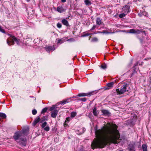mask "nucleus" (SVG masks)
Instances as JSON below:
<instances>
[{
	"instance_id": "26",
	"label": "nucleus",
	"mask_w": 151,
	"mask_h": 151,
	"mask_svg": "<svg viewBox=\"0 0 151 151\" xmlns=\"http://www.w3.org/2000/svg\"><path fill=\"white\" fill-rule=\"evenodd\" d=\"M101 68L103 69H106L107 68V65L105 63H103L101 66Z\"/></svg>"
},
{
	"instance_id": "62",
	"label": "nucleus",
	"mask_w": 151,
	"mask_h": 151,
	"mask_svg": "<svg viewBox=\"0 0 151 151\" xmlns=\"http://www.w3.org/2000/svg\"><path fill=\"white\" fill-rule=\"evenodd\" d=\"M150 82L151 83V81H150Z\"/></svg>"
},
{
	"instance_id": "11",
	"label": "nucleus",
	"mask_w": 151,
	"mask_h": 151,
	"mask_svg": "<svg viewBox=\"0 0 151 151\" xmlns=\"http://www.w3.org/2000/svg\"><path fill=\"white\" fill-rule=\"evenodd\" d=\"M101 112L104 115L108 116L111 115V113L107 110L103 109L101 110Z\"/></svg>"
},
{
	"instance_id": "49",
	"label": "nucleus",
	"mask_w": 151,
	"mask_h": 151,
	"mask_svg": "<svg viewBox=\"0 0 151 151\" xmlns=\"http://www.w3.org/2000/svg\"><path fill=\"white\" fill-rule=\"evenodd\" d=\"M101 33V32H100V31H95L93 34H97V33Z\"/></svg>"
},
{
	"instance_id": "43",
	"label": "nucleus",
	"mask_w": 151,
	"mask_h": 151,
	"mask_svg": "<svg viewBox=\"0 0 151 151\" xmlns=\"http://www.w3.org/2000/svg\"><path fill=\"white\" fill-rule=\"evenodd\" d=\"M57 27L59 28H60L62 27V25L61 23L58 22L57 24Z\"/></svg>"
},
{
	"instance_id": "46",
	"label": "nucleus",
	"mask_w": 151,
	"mask_h": 151,
	"mask_svg": "<svg viewBox=\"0 0 151 151\" xmlns=\"http://www.w3.org/2000/svg\"><path fill=\"white\" fill-rule=\"evenodd\" d=\"M96 27V26L95 25H94L92 28L90 29L91 31H92L94 30Z\"/></svg>"
},
{
	"instance_id": "25",
	"label": "nucleus",
	"mask_w": 151,
	"mask_h": 151,
	"mask_svg": "<svg viewBox=\"0 0 151 151\" xmlns=\"http://www.w3.org/2000/svg\"><path fill=\"white\" fill-rule=\"evenodd\" d=\"M0 117L3 119H5L6 117V115L4 113H0Z\"/></svg>"
},
{
	"instance_id": "10",
	"label": "nucleus",
	"mask_w": 151,
	"mask_h": 151,
	"mask_svg": "<svg viewBox=\"0 0 151 151\" xmlns=\"http://www.w3.org/2000/svg\"><path fill=\"white\" fill-rule=\"evenodd\" d=\"M128 149L129 151H135V147L132 144H130L129 145Z\"/></svg>"
},
{
	"instance_id": "3",
	"label": "nucleus",
	"mask_w": 151,
	"mask_h": 151,
	"mask_svg": "<svg viewBox=\"0 0 151 151\" xmlns=\"http://www.w3.org/2000/svg\"><path fill=\"white\" fill-rule=\"evenodd\" d=\"M9 35L11 37L10 38L6 40L7 43L9 46L14 45V42H16L18 45L20 44V40L18 39L14 36L9 34Z\"/></svg>"
},
{
	"instance_id": "39",
	"label": "nucleus",
	"mask_w": 151,
	"mask_h": 151,
	"mask_svg": "<svg viewBox=\"0 0 151 151\" xmlns=\"http://www.w3.org/2000/svg\"><path fill=\"white\" fill-rule=\"evenodd\" d=\"M44 128V130L46 131H48L50 130V127L48 126H47Z\"/></svg>"
},
{
	"instance_id": "52",
	"label": "nucleus",
	"mask_w": 151,
	"mask_h": 151,
	"mask_svg": "<svg viewBox=\"0 0 151 151\" xmlns=\"http://www.w3.org/2000/svg\"><path fill=\"white\" fill-rule=\"evenodd\" d=\"M138 64V62H137L134 65L133 67H136V66H137Z\"/></svg>"
},
{
	"instance_id": "20",
	"label": "nucleus",
	"mask_w": 151,
	"mask_h": 151,
	"mask_svg": "<svg viewBox=\"0 0 151 151\" xmlns=\"http://www.w3.org/2000/svg\"><path fill=\"white\" fill-rule=\"evenodd\" d=\"M133 69L132 70V73L130 75V77H132L134 74L135 73H137V68L136 67H133Z\"/></svg>"
},
{
	"instance_id": "12",
	"label": "nucleus",
	"mask_w": 151,
	"mask_h": 151,
	"mask_svg": "<svg viewBox=\"0 0 151 151\" xmlns=\"http://www.w3.org/2000/svg\"><path fill=\"white\" fill-rule=\"evenodd\" d=\"M56 11L59 13H62L65 12V10L62 6H59L57 7Z\"/></svg>"
},
{
	"instance_id": "8",
	"label": "nucleus",
	"mask_w": 151,
	"mask_h": 151,
	"mask_svg": "<svg viewBox=\"0 0 151 151\" xmlns=\"http://www.w3.org/2000/svg\"><path fill=\"white\" fill-rule=\"evenodd\" d=\"M123 9L124 13H128L130 12V6L128 5H125L123 7Z\"/></svg>"
},
{
	"instance_id": "17",
	"label": "nucleus",
	"mask_w": 151,
	"mask_h": 151,
	"mask_svg": "<svg viewBox=\"0 0 151 151\" xmlns=\"http://www.w3.org/2000/svg\"><path fill=\"white\" fill-rule=\"evenodd\" d=\"M61 22L63 25L67 27H68L69 25L68 21L65 19H63L61 21Z\"/></svg>"
},
{
	"instance_id": "59",
	"label": "nucleus",
	"mask_w": 151,
	"mask_h": 151,
	"mask_svg": "<svg viewBox=\"0 0 151 151\" xmlns=\"http://www.w3.org/2000/svg\"><path fill=\"white\" fill-rule=\"evenodd\" d=\"M142 65V63H141V65Z\"/></svg>"
},
{
	"instance_id": "15",
	"label": "nucleus",
	"mask_w": 151,
	"mask_h": 151,
	"mask_svg": "<svg viewBox=\"0 0 151 151\" xmlns=\"http://www.w3.org/2000/svg\"><path fill=\"white\" fill-rule=\"evenodd\" d=\"M70 99H67L64 100L63 101H60L59 102L60 103V104L64 105L70 102Z\"/></svg>"
},
{
	"instance_id": "57",
	"label": "nucleus",
	"mask_w": 151,
	"mask_h": 151,
	"mask_svg": "<svg viewBox=\"0 0 151 151\" xmlns=\"http://www.w3.org/2000/svg\"><path fill=\"white\" fill-rule=\"evenodd\" d=\"M138 15H139L140 16H141V14H138Z\"/></svg>"
},
{
	"instance_id": "6",
	"label": "nucleus",
	"mask_w": 151,
	"mask_h": 151,
	"mask_svg": "<svg viewBox=\"0 0 151 151\" xmlns=\"http://www.w3.org/2000/svg\"><path fill=\"white\" fill-rule=\"evenodd\" d=\"M44 48H45L46 51L48 53H49L50 51H53L55 49V47L54 46H46Z\"/></svg>"
},
{
	"instance_id": "35",
	"label": "nucleus",
	"mask_w": 151,
	"mask_h": 151,
	"mask_svg": "<svg viewBox=\"0 0 151 151\" xmlns=\"http://www.w3.org/2000/svg\"><path fill=\"white\" fill-rule=\"evenodd\" d=\"M0 32L3 33L5 34L6 32L5 31V30L2 28V27H1L0 26Z\"/></svg>"
},
{
	"instance_id": "19",
	"label": "nucleus",
	"mask_w": 151,
	"mask_h": 151,
	"mask_svg": "<svg viewBox=\"0 0 151 151\" xmlns=\"http://www.w3.org/2000/svg\"><path fill=\"white\" fill-rule=\"evenodd\" d=\"M96 23L97 24L100 25L102 23V22L100 18L99 17H97L96 19Z\"/></svg>"
},
{
	"instance_id": "29",
	"label": "nucleus",
	"mask_w": 151,
	"mask_h": 151,
	"mask_svg": "<svg viewBox=\"0 0 151 151\" xmlns=\"http://www.w3.org/2000/svg\"><path fill=\"white\" fill-rule=\"evenodd\" d=\"M101 34H110V32H108L107 30H104L102 32H101Z\"/></svg>"
},
{
	"instance_id": "33",
	"label": "nucleus",
	"mask_w": 151,
	"mask_h": 151,
	"mask_svg": "<svg viewBox=\"0 0 151 151\" xmlns=\"http://www.w3.org/2000/svg\"><path fill=\"white\" fill-rule=\"evenodd\" d=\"M127 125H129L130 126H131V119H128L127 122Z\"/></svg>"
},
{
	"instance_id": "30",
	"label": "nucleus",
	"mask_w": 151,
	"mask_h": 151,
	"mask_svg": "<svg viewBox=\"0 0 151 151\" xmlns=\"http://www.w3.org/2000/svg\"><path fill=\"white\" fill-rule=\"evenodd\" d=\"M55 105H52V107H50L49 111H53L54 110H55Z\"/></svg>"
},
{
	"instance_id": "50",
	"label": "nucleus",
	"mask_w": 151,
	"mask_h": 151,
	"mask_svg": "<svg viewBox=\"0 0 151 151\" xmlns=\"http://www.w3.org/2000/svg\"><path fill=\"white\" fill-rule=\"evenodd\" d=\"M70 118L69 117L66 118V120L65 121V122H66L67 121H68V122H69L70 121Z\"/></svg>"
},
{
	"instance_id": "31",
	"label": "nucleus",
	"mask_w": 151,
	"mask_h": 151,
	"mask_svg": "<svg viewBox=\"0 0 151 151\" xmlns=\"http://www.w3.org/2000/svg\"><path fill=\"white\" fill-rule=\"evenodd\" d=\"M47 125V123L46 122H44L42 124L41 126L42 128H44Z\"/></svg>"
},
{
	"instance_id": "1",
	"label": "nucleus",
	"mask_w": 151,
	"mask_h": 151,
	"mask_svg": "<svg viewBox=\"0 0 151 151\" xmlns=\"http://www.w3.org/2000/svg\"><path fill=\"white\" fill-rule=\"evenodd\" d=\"M109 126L105 125L100 129L95 130V135L99 140L93 143L91 146L93 149L94 148H103L108 143L118 144V140L120 137V133L118 130V126L114 124Z\"/></svg>"
},
{
	"instance_id": "5",
	"label": "nucleus",
	"mask_w": 151,
	"mask_h": 151,
	"mask_svg": "<svg viewBox=\"0 0 151 151\" xmlns=\"http://www.w3.org/2000/svg\"><path fill=\"white\" fill-rule=\"evenodd\" d=\"M97 93V91H92L88 93H79L77 96L79 97H82V96H90L92 95H93L96 94Z\"/></svg>"
},
{
	"instance_id": "22",
	"label": "nucleus",
	"mask_w": 151,
	"mask_h": 151,
	"mask_svg": "<svg viewBox=\"0 0 151 151\" xmlns=\"http://www.w3.org/2000/svg\"><path fill=\"white\" fill-rule=\"evenodd\" d=\"M142 148L143 151H147V147L146 145L143 144L142 145Z\"/></svg>"
},
{
	"instance_id": "60",
	"label": "nucleus",
	"mask_w": 151,
	"mask_h": 151,
	"mask_svg": "<svg viewBox=\"0 0 151 151\" xmlns=\"http://www.w3.org/2000/svg\"><path fill=\"white\" fill-rule=\"evenodd\" d=\"M27 1H28V0H27Z\"/></svg>"
},
{
	"instance_id": "18",
	"label": "nucleus",
	"mask_w": 151,
	"mask_h": 151,
	"mask_svg": "<svg viewBox=\"0 0 151 151\" xmlns=\"http://www.w3.org/2000/svg\"><path fill=\"white\" fill-rule=\"evenodd\" d=\"M40 40H40V39H39L38 38L35 39L33 41L34 43V45L37 47L38 45L39 44V43L40 42Z\"/></svg>"
},
{
	"instance_id": "4",
	"label": "nucleus",
	"mask_w": 151,
	"mask_h": 151,
	"mask_svg": "<svg viewBox=\"0 0 151 151\" xmlns=\"http://www.w3.org/2000/svg\"><path fill=\"white\" fill-rule=\"evenodd\" d=\"M129 87V85L127 83L124 84L123 85L121 89L117 88L116 90V93L117 95H121L123 94L126 91H128Z\"/></svg>"
},
{
	"instance_id": "47",
	"label": "nucleus",
	"mask_w": 151,
	"mask_h": 151,
	"mask_svg": "<svg viewBox=\"0 0 151 151\" xmlns=\"http://www.w3.org/2000/svg\"><path fill=\"white\" fill-rule=\"evenodd\" d=\"M58 43H62L63 42L62 39H59L58 40L57 42Z\"/></svg>"
},
{
	"instance_id": "28",
	"label": "nucleus",
	"mask_w": 151,
	"mask_h": 151,
	"mask_svg": "<svg viewBox=\"0 0 151 151\" xmlns=\"http://www.w3.org/2000/svg\"><path fill=\"white\" fill-rule=\"evenodd\" d=\"M98 40L97 37H93L92 38L91 42H97L98 41Z\"/></svg>"
},
{
	"instance_id": "41",
	"label": "nucleus",
	"mask_w": 151,
	"mask_h": 151,
	"mask_svg": "<svg viewBox=\"0 0 151 151\" xmlns=\"http://www.w3.org/2000/svg\"><path fill=\"white\" fill-rule=\"evenodd\" d=\"M79 100L85 102L87 100V99L85 98H82L80 99Z\"/></svg>"
},
{
	"instance_id": "7",
	"label": "nucleus",
	"mask_w": 151,
	"mask_h": 151,
	"mask_svg": "<svg viewBox=\"0 0 151 151\" xmlns=\"http://www.w3.org/2000/svg\"><path fill=\"white\" fill-rule=\"evenodd\" d=\"M114 84V83L113 82H111L107 83L104 88L105 89L107 90L111 89L113 87Z\"/></svg>"
},
{
	"instance_id": "45",
	"label": "nucleus",
	"mask_w": 151,
	"mask_h": 151,
	"mask_svg": "<svg viewBox=\"0 0 151 151\" xmlns=\"http://www.w3.org/2000/svg\"><path fill=\"white\" fill-rule=\"evenodd\" d=\"M139 39V40L140 43L141 44H142L144 40V38H138Z\"/></svg>"
},
{
	"instance_id": "58",
	"label": "nucleus",
	"mask_w": 151,
	"mask_h": 151,
	"mask_svg": "<svg viewBox=\"0 0 151 151\" xmlns=\"http://www.w3.org/2000/svg\"><path fill=\"white\" fill-rule=\"evenodd\" d=\"M84 129H85V128H83V130H84Z\"/></svg>"
},
{
	"instance_id": "32",
	"label": "nucleus",
	"mask_w": 151,
	"mask_h": 151,
	"mask_svg": "<svg viewBox=\"0 0 151 151\" xmlns=\"http://www.w3.org/2000/svg\"><path fill=\"white\" fill-rule=\"evenodd\" d=\"M76 115V113L75 112H72L71 113V116L72 117H74Z\"/></svg>"
},
{
	"instance_id": "48",
	"label": "nucleus",
	"mask_w": 151,
	"mask_h": 151,
	"mask_svg": "<svg viewBox=\"0 0 151 151\" xmlns=\"http://www.w3.org/2000/svg\"><path fill=\"white\" fill-rule=\"evenodd\" d=\"M79 151H85L82 146H81V148L79 150Z\"/></svg>"
},
{
	"instance_id": "13",
	"label": "nucleus",
	"mask_w": 151,
	"mask_h": 151,
	"mask_svg": "<svg viewBox=\"0 0 151 151\" xmlns=\"http://www.w3.org/2000/svg\"><path fill=\"white\" fill-rule=\"evenodd\" d=\"M58 113V111L57 110H54L53 111L51 112V117L53 118H56Z\"/></svg>"
},
{
	"instance_id": "37",
	"label": "nucleus",
	"mask_w": 151,
	"mask_h": 151,
	"mask_svg": "<svg viewBox=\"0 0 151 151\" xmlns=\"http://www.w3.org/2000/svg\"><path fill=\"white\" fill-rule=\"evenodd\" d=\"M42 119L44 121H47L48 119V116H44Z\"/></svg>"
},
{
	"instance_id": "24",
	"label": "nucleus",
	"mask_w": 151,
	"mask_h": 151,
	"mask_svg": "<svg viewBox=\"0 0 151 151\" xmlns=\"http://www.w3.org/2000/svg\"><path fill=\"white\" fill-rule=\"evenodd\" d=\"M96 110L97 109L96 107H94L93 109V113L95 116H97L98 115V113H97Z\"/></svg>"
},
{
	"instance_id": "54",
	"label": "nucleus",
	"mask_w": 151,
	"mask_h": 151,
	"mask_svg": "<svg viewBox=\"0 0 151 151\" xmlns=\"http://www.w3.org/2000/svg\"><path fill=\"white\" fill-rule=\"evenodd\" d=\"M44 121H44V120H43V119H42H42H41V121H40V123H42V122H44Z\"/></svg>"
},
{
	"instance_id": "61",
	"label": "nucleus",
	"mask_w": 151,
	"mask_h": 151,
	"mask_svg": "<svg viewBox=\"0 0 151 151\" xmlns=\"http://www.w3.org/2000/svg\"><path fill=\"white\" fill-rule=\"evenodd\" d=\"M142 63H143V62H142Z\"/></svg>"
},
{
	"instance_id": "51",
	"label": "nucleus",
	"mask_w": 151,
	"mask_h": 151,
	"mask_svg": "<svg viewBox=\"0 0 151 151\" xmlns=\"http://www.w3.org/2000/svg\"><path fill=\"white\" fill-rule=\"evenodd\" d=\"M137 1H141V0H134L133 2H137Z\"/></svg>"
},
{
	"instance_id": "34",
	"label": "nucleus",
	"mask_w": 151,
	"mask_h": 151,
	"mask_svg": "<svg viewBox=\"0 0 151 151\" xmlns=\"http://www.w3.org/2000/svg\"><path fill=\"white\" fill-rule=\"evenodd\" d=\"M126 14H125L124 13L120 14L119 15V17L120 18H122L124 17H125Z\"/></svg>"
},
{
	"instance_id": "55",
	"label": "nucleus",
	"mask_w": 151,
	"mask_h": 151,
	"mask_svg": "<svg viewBox=\"0 0 151 151\" xmlns=\"http://www.w3.org/2000/svg\"><path fill=\"white\" fill-rule=\"evenodd\" d=\"M61 1L62 2L64 3L66 1V0H61Z\"/></svg>"
},
{
	"instance_id": "44",
	"label": "nucleus",
	"mask_w": 151,
	"mask_h": 151,
	"mask_svg": "<svg viewBox=\"0 0 151 151\" xmlns=\"http://www.w3.org/2000/svg\"><path fill=\"white\" fill-rule=\"evenodd\" d=\"M141 31L139 29L135 30V33H137V34H139L141 33Z\"/></svg>"
},
{
	"instance_id": "9",
	"label": "nucleus",
	"mask_w": 151,
	"mask_h": 151,
	"mask_svg": "<svg viewBox=\"0 0 151 151\" xmlns=\"http://www.w3.org/2000/svg\"><path fill=\"white\" fill-rule=\"evenodd\" d=\"M23 135H26L28 132V127H26L23 128L22 131H21Z\"/></svg>"
},
{
	"instance_id": "42",
	"label": "nucleus",
	"mask_w": 151,
	"mask_h": 151,
	"mask_svg": "<svg viewBox=\"0 0 151 151\" xmlns=\"http://www.w3.org/2000/svg\"><path fill=\"white\" fill-rule=\"evenodd\" d=\"M88 117L91 119H92L93 116L91 113H90L88 115Z\"/></svg>"
},
{
	"instance_id": "16",
	"label": "nucleus",
	"mask_w": 151,
	"mask_h": 151,
	"mask_svg": "<svg viewBox=\"0 0 151 151\" xmlns=\"http://www.w3.org/2000/svg\"><path fill=\"white\" fill-rule=\"evenodd\" d=\"M40 120V116H38L35 119V120L33 122V124L34 125H35L37 123H38Z\"/></svg>"
},
{
	"instance_id": "14",
	"label": "nucleus",
	"mask_w": 151,
	"mask_h": 151,
	"mask_svg": "<svg viewBox=\"0 0 151 151\" xmlns=\"http://www.w3.org/2000/svg\"><path fill=\"white\" fill-rule=\"evenodd\" d=\"M137 118L136 116H133L132 119H131V126H133L135 124L137 121Z\"/></svg>"
},
{
	"instance_id": "2",
	"label": "nucleus",
	"mask_w": 151,
	"mask_h": 151,
	"mask_svg": "<svg viewBox=\"0 0 151 151\" xmlns=\"http://www.w3.org/2000/svg\"><path fill=\"white\" fill-rule=\"evenodd\" d=\"M22 136L23 137V135H22V132L17 131L14 133L13 137L16 140L19 139V144L22 146H25L26 145V139L25 138H22Z\"/></svg>"
},
{
	"instance_id": "53",
	"label": "nucleus",
	"mask_w": 151,
	"mask_h": 151,
	"mask_svg": "<svg viewBox=\"0 0 151 151\" xmlns=\"http://www.w3.org/2000/svg\"><path fill=\"white\" fill-rule=\"evenodd\" d=\"M141 32L142 33H144L145 35H146V33L145 31H141Z\"/></svg>"
},
{
	"instance_id": "36",
	"label": "nucleus",
	"mask_w": 151,
	"mask_h": 151,
	"mask_svg": "<svg viewBox=\"0 0 151 151\" xmlns=\"http://www.w3.org/2000/svg\"><path fill=\"white\" fill-rule=\"evenodd\" d=\"M135 29H132L129 30V33H135Z\"/></svg>"
},
{
	"instance_id": "27",
	"label": "nucleus",
	"mask_w": 151,
	"mask_h": 151,
	"mask_svg": "<svg viewBox=\"0 0 151 151\" xmlns=\"http://www.w3.org/2000/svg\"><path fill=\"white\" fill-rule=\"evenodd\" d=\"M43 42L42 40H41L40 42L39 43V44L38 45L37 47L39 48H40V49H41V47L44 46L43 45H42V42Z\"/></svg>"
},
{
	"instance_id": "56",
	"label": "nucleus",
	"mask_w": 151,
	"mask_h": 151,
	"mask_svg": "<svg viewBox=\"0 0 151 151\" xmlns=\"http://www.w3.org/2000/svg\"><path fill=\"white\" fill-rule=\"evenodd\" d=\"M30 97H32V98H33V100L34 101H35V100H36V98H35V97H32V96H30Z\"/></svg>"
},
{
	"instance_id": "21",
	"label": "nucleus",
	"mask_w": 151,
	"mask_h": 151,
	"mask_svg": "<svg viewBox=\"0 0 151 151\" xmlns=\"http://www.w3.org/2000/svg\"><path fill=\"white\" fill-rule=\"evenodd\" d=\"M49 109L48 107H45L44 108L41 112V114H43L45 113Z\"/></svg>"
},
{
	"instance_id": "38",
	"label": "nucleus",
	"mask_w": 151,
	"mask_h": 151,
	"mask_svg": "<svg viewBox=\"0 0 151 151\" xmlns=\"http://www.w3.org/2000/svg\"><path fill=\"white\" fill-rule=\"evenodd\" d=\"M37 111L35 109H34L32 110V113L34 115H35L37 113Z\"/></svg>"
},
{
	"instance_id": "23",
	"label": "nucleus",
	"mask_w": 151,
	"mask_h": 151,
	"mask_svg": "<svg viewBox=\"0 0 151 151\" xmlns=\"http://www.w3.org/2000/svg\"><path fill=\"white\" fill-rule=\"evenodd\" d=\"M84 2L85 4L87 6H89L91 4V1L89 0H85Z\"/></svg>"
},
{
	"instance_id": "40",
	"label": "nucleus",
	"mask_w": 151,
	"mask_h": 151,
	"mask_svg": "<svg viewBox=\"0 0 151 151\" xmlns=\"http://www.w3.org/2000/svg\"><path fill=\"white\" fill-rule=\"evenodd\" d=\"M91 33H86L85 34H84V35H82V36L83 37H87V36H89L90 35H91Z\"/></svg>"
}]
</instances>
